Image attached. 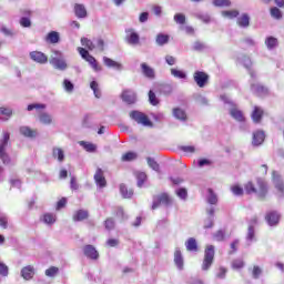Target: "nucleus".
Here are the masks:
<instances>
[{"mask_svg":"<svg viewBox=\"0 0 284 284\" xmlns=\"http://www.w3.org/2000/svg\"><path fill=\"white\" fill-rule=\"evenodd\" d=\"M21 276L24 278V281H30L34 277V266L28 265L22 267L21 270Z\"/></svg>","mask_w":284,"mask_h":284,"instance_id":"nucleus-16","label":"nucleus"},{"mask_svg":"<svg viewBox=\"0 0 284 284\" xmlns=\"http://www.w3.org/2000/svg\"><path fill=\"white\" fill-rule=\"evenodd\" d=\"M193 81L196 83L197 88H205L210 83V74L204 71H195L193 73Z\"/></svg>","mask_w":284,"mask_h":284,"instance_id":"nucleus-6","label":"nucleus"},{"mask_svg":"<svg viewBox=\"0 0 284 284\" xmlns=\"http://www.w3.org/2000/svg\"><path fill=\"white\" fill-rule=\"evenodd\" d=\"M130 118L138 122L140 125H144V128H152V121H150V118L141 111H131Z\"/></svg>","mask_w":284,"mask_h":284,"instance_id":"nucleus-3","label":"nucleus"},{"mask_svg":"<svg viewBox=\"0 0 284 284\" xmlns=\"http://www.w3.org/2000/svg\"><path fill=\"white\" fill-rule=\"evenodd\" d=\"M43 223H45L47 225H53V223H57V215L52 213H45L43 215Z\"/></svg>","mask_w":284,"mask_h":284,"instance_id":"nucleus-36","label":"nucleus"},{"mask_svg":"<svg viewBox=\"0 0 284 284\" xmlns=\"http://www.w3.org/2000/svg\"><path fill=\"white\" fill-rule=\"evenodd\" d=\"M231 191L233 192V194H235V196H243V187L239 185H233L231 187Z\"/></svg>","mask_w":284,"mask_h":284,"instance_id":"nucleus-57","label":"nucleus"},{"mask_svg":"<svg viewBox=\"0 0 284 284\" xmlns=\"http://www.w3.org/2000/svg\"><path fill=\"white\" fill-rule=\"evenodd\" d=\"M172 77H175V79H186L187 74L183 70L179 69H171Z\"/></svg>","mask_w":284,"mask_h":284,"instance_id":"nucleus-41","label":"nucleus"},{"mask_svg":"<svg viewBox=\"0 0 284 284\" xmlns=\"http://www.w3.org/2000/svg\"><path fill=\"white\" fill-rule=\"evenodd\" d=\"M0 227L2 230H8V217L7 216H0Z\"/></svg>","mask_w":284,"mask_h":284,"instance_id":"nucleus-62","label":"nucleus"},{"mask_svg":"<svg viewBox=\"0 0 284 284\" xmlns=\"http://www.w3.org/2000/svg\"><path fill=\"white\" fill-rule=\"evenodd\" d=\"M146 161H148V165L151 166L152 170H154L155 172H159L160 166H159V164L154 161L153 158H148Z\"/></svg>","mask_w":284,"mask_h":284,"instance_id":"nucleus-53","label":"nucleus"},{"mask_svg":"<svg viewBox=\"0 0 284 284\" xmlns=\"http://www.w3.org/2000/svg\"><path fill=\"white\" fill-rule=\"evenodd\" d=\"M141 70H142V74H144L146 79H154L155 77L154 70L152 69V67L148 65V63L143 62L141 64Z\"/></svg>","mask_w":284,"mask_h":284,"instance_id":"nucleus-21","label":"nucleus"},{"mask_svg":"<svg viewBox=\"0 0 284 284\" xmlns=\"http://www.w3.org/2000/svg\"><path fill=\"white\" fill-rule=\"evenodd\" d=\"M136 156L138 155L135 152L129 151L122 155L121 161H124V162L135 161Z\"/></svg>","mask_w":284,"mask_h":284,"instance_id":"nucleus-40","label":"nucleus"},{"mask_svg":"<svg viewBox=\"0 0 284 284\" xmlns=\"http://www.w3.org/2000/svg\"><path fill=\"white\" fill-rule=\"evenodd\" d=\"M264 141H265V132L256 131L253 133V140H252L253 145L255 146L263 145Z\"/></svg>","mask_w":284,"mask_h":284,"instance_id":"nucleus-17","label":"nucleus"},{"mask_svg":"<svg viewBox=\"0 0 284 284\" xmlns=\"http://www.w3.org/2000/svg\"><path fill=\"white\" fill-rule=\"evenodd\" d=\"M9 274V268L8 265H6V263L0 262V276H8Z\"/></svg>","mask_w":284,"mask_h":284,"instance_id":"nucleus-56","label":"nucleus"},{"mask_svg":"<svg viewBox=\"0 0 284 284\" xmlns=\"http://www.w3.org/2000/svg\"><path fill=\"white\" fill-rule=\"evenodd\" d=\"M265 221L271 227L278 225L281 221V214H278L276 211H270L265 215Z\"/></svg>","mask_w":284,"mask_h":284,"instance_id":"nucleus-9","label":"nucleus"},{"mask_svg":"<svg viewBox=\"0 0 284 284\" xmlns=\"http://www.w3.org/2000/svg\"><path fill=\"white\" fill-rule=\"evenodd\" d=\"M187 252H199V244L196 243V239L190 237L186 243Z\"/></svg>","mask_w":284,"mask_h":284,"instance_id":"nucleus-25","label":"nucleus"},{"mask_svg":"<svg viewBox=\"0 0 284 284\" xmlns=\"http://www.w3.org/2000/svg\"><path fill=\"white\" fill-rule=\"evenodd\" d=\"M84 61H87L91 65V68H92V70H94V72H101V70H103V67H101V64H99V62L97 61V58L93 57L92 54H89Z\"/></svg>","mask_w":284,"mask_h":284,"instance_id":"nucleus-18","label":"nucleus"},{"mask_svg":"<svg viewBox=\"0 0 284 284\" xmlns=\"http://www.w3.org/2000/svg\"><path fill=\"white\" fill-rule=\"evenodd\" d=\"M271 17H273V19H283V13L281 12V9L273 7L271 8Z\"/></svg>","mask_w":284,"mask_h":284,"instance_id":"nucleus-45","label":"nucleus"},{"mask_svg":"<svg viewBox=\"0 0 284 284\" xmlns=\"http://www.w3.org/2000/svg\"><path fill=\"white\" fill-rule=\"evenodd\" d=\"M170 36L160 33L156 36V43L158 45H165V43H169Z\"/></svg>","mask_w":284,"mask_h":284,"instance_id":"nucleus-38","label":"nucleus"},{"mask_svg":"<svg viewBox=\"0 0 284 284\" xmlns=\"http://www.w3.org/2000/svg\"><path fill=\"white\" fill-rule=\"evenodd\" d=\"M120 192L123 199H132V195L134 194V191L128 190V186L125 184H120Z\"/></svg>","mask_w":284,"mask_h":284,"instance_id":"nucleus-32","label":"nucleus"},{"mask_svg":"<svg viewBox=\"0 0 284 284\" xmlns=\"http://www.w3.org/2000/svg\"><path fill=\"white\" fill-rule=\"evenodd\" d=\"M103 63L106 65V68H114V70H123V64L120 62H116L108 57L103 58Z\"/></svg>","mask_w":284,"mask_h":284,"instance_id":"nucleus-20","label":"nucleus"},{"mask_svg":"<svg viewBox=\"0 0 284 284\" xmlns=\"http://www.w3.org/2000/svg\"><path fill=\"white\" fill-rule=\"evenodd\" d=\"M59 39H60V36H59V32L57 31H51L45 37V41L48 43H59Z\"/></svg>","mask_w":284,"mask_h":284,"instance_id":"nucleus-28","label":"nucleus"},{"mask_svg":"<svg viewBox=\"0 0 284 284\" xmlns=\"http://www.w3.org/2000/svg\"><path fill=\"white\" fill-rule=\"evenodd\" d=\"M244 191L246 194H255L261 201H265V199H267V194H270V186L263 178H257L256 184L252 181L244 184Z\"/></svg>","mask_w":284,"mask_h":284,"instance_id":"nucleus-1","label":"nucleus"},{"mask_svg":"<svg viewBox=\"0 0 284 284\" xmlns=\"http://www.w3.org/2000/svg\"><path fill=\"white\" fill-rule=\"evenodd\" d=\"M212 263H214V245H207L204 251L202 270L206 272V270H210V267H212Z\"/></svg>","mask_w":284,"mask_h":284,"instance_id":"nucleus-4","label":"nucleus"},{"mask_svg":"<svg viewBox=\"0 0 284 284\" xmlns=\"http://www.w3.org/2000/svg\"><path fill=\"white\" fill-rule=\"evenodd\" d=\"M104 227L105 230H114V219L112 217H108L105 221H104Z\"/></svg>","mask_w":284,"mask_h":284,"instance_id":"nucleus-55","label":"nucleus"},{"mask_svg":"<svg viewBox=\"0 0 284 284\" xmlns=\"http://www.w3.org/2000/svg\"><path fill=\"white\" fill-rule=\"evenodd\" d=\"M213 6L216 8H230L232 6V1L230 0H213Z\"/></svg>","mask_w":284,"mask_h":284,"instance_id":"nucleus-39","label":"nucleus"},{"mask_svg":"<svg viewBox=\"0 0 284 284\" xmlns=\"http://www.w3.org/2000/svg\"><path fill=\"white\" fill-rule=\"evenodd\" d=\"M20 26L22 28H30L32 26V21H30V18H28V17H22L20 19Z\"/></svg>","mask_w":284,"mask_h":284,"instance_id":"nucleus-54","label":"nucleus"},{"mask_svg":"<svg viewBox=\"0 0 284 284\" xmlns=\"http://www.w3.org/2000/svg\"><path fill=\"white\" fill-rule=\"evenodd\" d=\"M207 203H210V205H216V203H219V196H216V193H214V190L212 189H207Z\"/></svg>","mask_w":284,"mask_h":284,"instance_id":"nucleus-33","label":"nucleus"},{"mask_svg":"<svg viewBox=\"0 0 284 284\" xmlns=\"http://www.w3.org/2000/svg\"><path fill=\"white\" fill-rule=\"evenodd\" d=\"M0 114H1L2 116H6L7 120H8V119H10V116H12V109L1 106V108H0Z\"/></svg>","mask_w":284,"mask_h":284,"instance_id":"nucleus-51","label":"nucleus"},{"mask_svg":"<svg viewBox=\"0 0 284 284\" xmlns=\"http://www.w3.org/2000/svg\"><path fill=\"white\" fill-rule=\"evenodd\" d=\"M81 145H84V150H87V152H97V145L92 143L81 142Z\"/></svg>","mask_w":284,"mask_h":284,"instance_id":"nucleus-58","label":"nucleus"},{"mask_svg":"<svg viewBox=\"0 0 284 284\" xmlns=\"http://www.w3.org/2000/svg\"><path fill=\"white\" fill-rule=\"evenodd\" d=\"M8 141H10V133H3V138L0 140V159L2 163H10V156L6 153V148H8Z\"/></svg>","mask_w":284,"mask_h":284,"instance_id":"nucleus-5","label":"nucleus"},{"mask_svg":"<svg viewBox=\"0 0 284 284\" xmlns=\"http://www.w3.org/2000/svg\"><path fill=\"white\" fill-rule=\"evenodd\" d=\"M134 176L138 181V187H143L145 181H148V174H145V172L136 171Z\"/></svg>","mask_w":284,"mask_h":284,"instance_id":"nucleus-24","label":"nucleus"},{"mask_svg":"<svg viewBox=\"0 0 284 284\" xmlns=\"http://www.w3.org/2000/svg\"><path fill=\"white\" fill-rule=\"evenodd\" d=\"M262 272H263V271L261 270L260 266L253 267V272H252L253 278H258V276H261Z\"/></svg>","mask_w":284,"mask_h":284,"instance_id":"nucleus-64","label":"nucleus"},{"mask_svg":"<svg viewBox=\"0 0 284 284\" xmlns=\"http://www.w3.org/2000/svg\"><path fill=\"white\" fill-rule=\"evenodd\" d=\"M214 239H215V241H219V242H221V241H225V232H223V231H217L215 234H214Z\"/></svg>","mask_w":284,"mask_h":284,"instance_id":"nucleus-59","label":"nucleus"},{"mask_svg":"<svg viewBox=\"0 0 284 284\" xmlns=\"http://www.w3.org/2000/svg\"><path fill=\"white\" fill-rule=\"evenodd\" d=\"M90 216L87 210H78L73 215V221H85Z\"/></svg>","mask_w":284,"mask_h":284,"instance_id":"nucleus-26","label":"nucleus"},{"mask_svg":"<svg viewBox=\"0 0 284 284\" xmlns=\"http://www.w3.org/2000/svg\"><path fill=\"white\" fill-rule=\"evenodd\" d=\"M65 205H68V199L61 197L57 203V210H62Z\"/></svg>","mask_w":284,"mask_h":284,"instance_id":"nucleus-60","label":"nucleus"},{"mask_svg":"<svg viewBox=\"0 0 284 284\" xmlns=\"http://www.w3.org/2000/svg\"><path fill=\"white\" fill-rule=\"evenodd\" d=\"M174 21H175V23H179L180 26H184V23H185V14L176 13L174 16Z\"/></svg>","mask_w":284,"mask_h":284,"instance_id":"nucleus-52","label":"nucleus"},{"mask_svg":"<svg viewBox=\"0 0 284 284\" xmlns=\"http://www.w3.org/2000/svg\"><path fill=\"white\" fill-rule=\"evenodd\" d=\"M263 116H265V110L263 108L255 105L251 113V119L253 123H261L263 121Z\"/></svg>","mask_w":284,"mask_h":284,"instance_id":"nucleus-8","label":"nucleus"},{"mask_svg":"<svg viewBox=\"0 0 284 284\" xmlns=\"http://www.w3.org/2000/svg\"><path fill=\"white\" fill-rule=\"evenodd\" d=\"M29 57L31 61H34V63H40V65L48 63V55L41 51H31Z\"/></svg>","mask_w":284,"mask_h":284,"instance_id":"nucleus-7","label":"nucleus"},{"mask_svg":"<svg viewBox=\"0 0 284 284\" xmlns=\"http://www.w3.org/2000/svg\"><path fill=\"white\" fill-rule=\"evenodd\" d=\"M173 116L180 121H185V119H187V114L180 108L173 109Z\"/></svg>","mask_w":284,"mask_h":284,"instance_id":"nucleus-35","label":"nucleus"},{"mask_svg":"<svg viewBox=\"0 0 284 284\" xmlns=\"http://www.w3.org/2000/svg\"><path fill=\"white\" fill-rule=\"evenodd\" d=\"M28 112H32V110H45V104H39V103H33L29 104L27 106Z\"/></svg>","mask_w":284,"mask_h":284,"instance_id":"nucleus-48","label":"nucleus"},{"mask_svg":"<svg viewBox=\"0 0 284 284\" xmlns=\"http://www.w3.org/2000/svg\"><path fill=\"white\" fill-rule=\"evenodd\" d=\"M52 65L57 68V70H65L68 68V63L64 62V60L59 59V58H53L51 60Z\"/></svg>","mask_w":284,"mask_h":284,"instance_id":"nucleus-27","label":"nucleus"},{"mask_svg":"<svg viewBox=\"0 0 284 284\" xmlns=\"http://www.w3.org/2000/svg\"><path fill=\"white\" fill-rule=\"evenodd\" d=\"M176 194L180 199H187V190L185 189H179Z\"/></svg>","mask_w":284,"mask_h":284,"instance_id":"nucleus-63","label":"nucleus"},{"mask_svg":"<svg viewBox=\"0 0 284 284\" xmlns=\"http://www.w3.org/2000/svg\"><path fill=\"white\" fill-rule=\"evenodd\" d=\"M74 13H75V17H78V19H85V17H88V10L83 4L75 3Z\"/></svg>","mask_w":284,"mask_h":284,"instance_id":"nucleus-19","label":"nucleus"},{"mask_svg":"<svg viewBox=\"0 0 284 284\" xmlns=\"http://www.w3.org/2000/svg\"><path fill=\"white\" fill-rule=\"evenodd\" d=\"M222 16L226 19H236L239 17L237 10H229V11H222Z\"/></svg>","mask_w":284,"mask_h":284,"instance_id":"nucleus-43","label":"nucleus"},{"mask_svg":"<svg viewBox=\"0 0 284 284\" xmlns=\"http://www.w3.org/2000/svg\"><path fill=\"white\" fill-rule=\"evenodd\" d=\"M272 179L273 181H275L276 190L281 192V194H284V183H283V179L281 178V174H278V172L276 171H273Z\"/></svg>","mask_w":284,"mask_h":284,"instance_id":"nucleus-14","label":"nucleus"},{"mask_svg":"<svg viewBox=\"0 0 284 284\" xmlns=\"http://www.w3.org/2000/svg\"><path fill=\"white\" fill-rule=\"evenodd\" d=\"M83 254L87 256V258H91V261L99 260V251H97V247L91 244L84 245Z\"/></svg>","mask_w":284,"mask_h":284,"instance_id":"nucleus-10","label":"nucleus"},{"mask_svg":"<svg viewBox=\"0 0 284 284\" xmlns=\"http://www.w3.org/2000/svg\"><path fill=\"white\" fill-rule=\"evenodd\" d=\"M20 134H22V136H27L28 139H34V136H37V130L29 126H21Z\"/></svg>","mask_w":284,"mask_h":284,"instance_id":"nucleus-22","label":"nucleus"},{"mask_svg":"<svg viewBox=\"0 0 284 284\" xmlns=\"http://www.w3.org/2000/svg\"><path fill=\"white\" fill-rule=\"evenodd\" d=\"M94 181L99 187H105L108 185V181H105V175H103V170L97 169L94 174Z\"/></svg>","mask_w":284,"mask_h":284,"instance_id":"nucleus-15","label":"nucleus"},{"mask_svg":"<svg viewBox=\"0 0 284 284\" xmlns=\"http://www.w3.org/2000/svg\"><path fill=\"white\" fill-rule=\"evenodd\" d=\"M233 270H243L245 267V262L243 260H234L232 262Z\"/></svg>","mask_w":284,"mask_h":284,"instance_id":"nucleus-46","label":"nucleus"},{"mask_svg":"<svg viewBox=\"0 0 284 284\" xmlns=\"http://www.w3.org/2000/svg\"><path fill=\"white\" fill-rule=\"evenodd\" d=\"M254 236H255L254 226H253V225H250V226H248V230H247V236H246V239H247L248 241H254Z\"/></svg>","mask_w":284,"mask_h":284,"instance_id":"nucleus-61","label":"nucleus"},{"mask_svg":"<svg viewBox=\"0 0 284 284\" xmlns=\"http://www.w3.org/2000/svg\"><path fill=\"white\" fill-rule=\"evenodd\" d=\"M174 263L178 267V270H183V254L181 253V250L176 248L174 251Z\"/></svg>","mask_w":284,"mask_h":284,"instance_id":"nucleus-23","label":"nucleus"},{"mask_svg":"<svg viewBox=\"0 0 284 284\" xmlns=\"http://www.w3.org/2000/svg\"><path fill=\"white\" fill-rule=\"evenodd\" d=\"M90 88L93 91V94L95 99H101V90L99 89V82L98 81H91Z\"/></svg>","mask_w":284,"mask_h":284,"instance_id":"nucleus-37","label":"nucleus"},{"mask_svg":"<svg viewBox=\"0 0 284 284\" xmlns=\"http://www.w3.org/2000/svg\"><path fill=\"white\" fill-rule=\"evenodd\" d=\"M237 26H240V28H247L250 26V16L244 13L237 18Z\"/></svg>","mask_w":284,"mask_h":284,"instance_id":"nucleus-31","label":"nucleus"},{"mask_svg":"<svg viewBox=\"0 0 284 284\" xmlns=\"http://www.w3.org/2000/svg\"><path fill=\"white\" fill-rule=\"evenodd\" d=\"M149 101L151 105H159V99L156 98V94L152 90L149 91Z\"/></svg>","mask_w":284,"mask_h":284,"instance_id":"nucleus-49","label":"nucleus"},{"mask_svg":"<svg viewBox=\"0 0 284 284\" xmlns=\"http://www.w3.org/2000/svg\"><path fill=\"white\" fill-rule=\"evenodd\" d=\"M121 99L122 101H124V103L132 105L133 103H136V93H134V91L132 90L126 89L122 91Z\"/></svg>","mask_w":284,"mask_h":284,"instance_id":"nucleus-11","label":"nucleus"},{"mask_svg":"<svg viewBox=\"0 0 284 284\" xmlns=\"http://www.w3.org/2000/svg\"><path fill=\"white\" fill-rule=\"evenodd\" d=\"M57 274H59V267L57 266H51L45 271V276L49 277L57 276Z\"/></svg>","mask_w":284,"mask_h":284,"instance_id":"nucleus-50","label":"nucleus"},{"mask_svg":"<svg viewBox=\"0 0 284 284\" xmlns=\"http://www.w3.org/2000/svg\"><path fill=\"white\" fill-rule=\"evenodd\" d=\"M265 45L267 47L268 50H274V48L278 45V39L274 37H267L265 40Z\"/></svg>","mask_w":284,"mask_h":284,"instance_id":"nucleus-34","label":"nucleus"},{"mask_svg":"<svg viewBox=\"0 0 284 284\" xmlns=\"http://www.w3.org/2000/svg\"><path fill=\"white\" fill-rule=\"evenodd\" d=\"M230 115L239 123H245V114H243V111H241V109H239L237 106H233L230 109Z\"/></svg>","mask_w":284,"mask_h":284,"instance_id":"nucleus-13","label":"nucleus"},{"mask_svg":"<svg viewBox=\"0 0 284 284\" xmlns=\"http://www.w3.org/2000/svg\"><path fill=\"white\" fill-rule=\"evenodd\" d=\"M126 42L130 43V45H139L141 38L139 37V33L134 31V29H128L126 31Z\"/></svg>","mask_w":284,"mask_h":284,"instance_id":"nucleus-12","label":"nucleus"},{"mask_svg":"<svg viewBox=\"0 0 284 284\" xmlns=\"http://www.w3.org/2000/svg\"><path fill=\"white\" fill-rule=\"evenodd\" d=\"M161 205H165L166 207L169 205H172V197H170V194L160 193V194L153 196V203H152L151 209L159 210V207H161Z\"/></svg>","mask_w":284,"mask_h":284,"instance_id":"nucleus-2","label":"nucleus"},{"mask_svg":"<svg viewBox=\"0 0 284 284\" xmlns=\"http://www.w3.org/2000/svg\"><path fill=\"white\" fill-rule=\"evenodd\" d=\"M63 88L67 92H74V84L68 79L63 80Z\"/></svg>","mask_w":284,"mask_h":284,"instance_id":"nucleus-47","label":"nucleus"},{"mask_svg":"<svg viewBox=\"0 0 284 284\" xmlns=\"http://www.w3.org/2000/svg\"><path fill=\"white\" fill-rule=\"evenodd\" d=\"M179 150H181V152H184L185 154H194V152H196V146L181 145V146H179Z\"/></svg>","mask_w":284,"mask_h":284,"instance_id":"nucleus-42","label":"nucleus"},{"mask_svg":"<svg viewBox=\"0 0 284 284\" xmlns=\"http://www.w3.org/2000/svg\"><path fill=\"white\" fill-rule=\"evenodd\" d=\"M39 121L40 123H43V125H50L52 123V115L47 112H42L39 114Z\"/></svg>","mask_w":284,"mask_h":284,"instance_id":"nucleus-29","label":"nucleus"},{"mask_svg":"<svg viewBox=\"0 0 284 284\" xmlns=\"http://www.w3.org/2000/svg\"><path fill=\"white\" fill-rule=\"evenodd\" d=\"M81 44L84 48H88V50H94V42H92V40L88 39V38H82L81 39Z\"/></svg>","mask_w":284,"mask_h":284,"instance_id":"nucleus-44","label":"nucleus"},{"mask_svg":"<svg viewBox=\"0 0 284 284\" xmlns=\"http://www.w3.org/2000/svg\"><path fill=\"white\" fill-rule=\"evenodd\" d=\"M53 159H58V161L61 163L65 159V154L63 153V150L61 148H53L52 151Z\"/></svg>","mask_w":284,"mask_h":284,"instance_id":"nucleus-30","label":"nucleus"}]
</instances>
